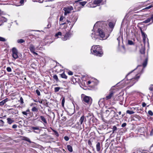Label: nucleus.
Segmentation results:
<instances>
[{
  "label": "nucleus",
  "instance_id": "obj_40",
  "mask_svg": "<svg viewBox=\"0 0 153 153\" xmlns=\"http://www.w3.org/2000/svg\"><path fill=\"white\" fill-rule=\"evenodd\" d=\"M148 113L149 115L151 116L153 115V113L151 110H149L148 111Z\"/></svg>",
  "mask_w": 153,
  "mask_h": 153
},
{
  "label": "nucleus",
  "instance_id": "obj_37",
  "mask_svg": "<svg viewBox=\"0 0 153 153\" xmlns=\"http://www.w3.org/2000/svg\"><path fill=\"white\" fill-rule=\"evenodd\" d=\"M53 79L56 80V81H58L59 80L57 76L56 75H54L53 76Z\"/></svg>",
  "mask_w": 153,
  "mask_h": 153
},
{
  "label": "nucleus",
  "instance_id": "obj_5",
  "mask_svg": "<svg viewBox=\"0 0 153 153\" xmlns=\"http://www.w3.org/2000/svg\"><path fill=\"white\" fill-rule=\"evenodd\" d=\"M74 9L73 7L71 6L65 7L63 8V10L65 11L64 15L65 16L68 14L71 13V11Z\"/></svg>",
  "mask_w": 153,
  "mask_h": 153
},
{
  "label": "nucleus",
  "instance_id": "obj_50",
  "mask_svg": "<svg viewBox=\"0 0 153 153\" xmlns=\"http://www.w3.org/2000/svg\"><path fill=\"white\" fill-rule=\"evenodd\" d=\"M64 139L66 141H68L69 140V138L68 137L65 136L64 137Z\"/></svg>",
  "mask_w": 153,
  "mask_h": 153
},
{
  "label": "nucleus",
  "instance_id": "obj_48",
  "mask_svg": "<svg viewBox=\"0 0 153 153\" xmlns=\"http://www.w3.org/2000/svg\"><path fill=\"white\" fill-rule=\"evenodd\" d=\"M20 102L22 104L24 103L23 99L22 97H21L20 98Z\"/></svg>",
  "mask_w": 153,
  "mask_h": 153
},
{
  "label": "nucleus",
  "instance_id": "obj_57",
  "mask_svg": "<svg viewBox=\"0 0 153 153\" xmlns=\"http://www.w3.org/2000/svg\"><path fill=\"white\" fill-rule=\"evenodd\" d=\"M136 69V68H135V69L134 70H133L132 71H131V72H130V73H129L126 76V77H128V76L129 75V74H131V73L133 71H134V70H135Z\"/></svg>",
  "mask_w": 153,
  "mask_h": 153
},
{
  "label": "nucleus",
  "instance_id": "obj_2",
  "mask_svg": "<svg viewBox=\"0 0 153 153\" xmlns=\"http://www.w3.org/2000/svg\"><path fill=\"white\" fill-rule=\"evenodd\" d=\"M77 18L76 16H71L70 17V19H68L66 18L65 16L64 17L62 16H60L59 19V21L60 22H67V23H72L70 27L71 30L75 22L77 21Z\"/></svg>",
  "mask_w": 153,
  "mask_h": 153
},
{
  "label": "nucleus",
  "instance_id": "obj_60",
  "mask_svg": "<svg viewBox=\"0 0 153 153\" xmlns=\"http://www.w3.org/2000/svg\"><path fill=\"white\" fill-rule=\"evenodd\" d=\"M150 18L151 20H152V21H153V15H152L151 16V17Z\"/></svg>",
  "mask_w": 153,
  "mask_h": 153
},
{
  "label": "nucleus",
  "instance_id": "obj_56",
  "mask_svg": "<svg viewBox=\"0 0 153 153\" xmlns=\"http://www.w3.org/2000/svg\"><path fill=\"white\" fill-rule=\"evenodd\" d=\"M22 113L25 115L27 116V112L26 111H23L22 112Z\"/></svg>",
  "mask_w": 153,
  "mask_h": 153
},
{
  "label": "nucleus",
  "instance_id": "obj_51",
  "mask_svg": "<svg viewBox=\"0 0 153 153\" xmlns=\"http://www.w3.org/2000/svg\"><path fill=\"white\" fill-rule=\"evenodd\" d=\"M17 125L16 124H14L12 126V128H17Z\"/></svg>",
  "mask_w": 153,
  "mask_h": 153
},
{
  "label": "nucleus",
  "instance_id": "obj_52",
  "mask_svg": "<svg viewBox=\"0 0 153 153\" xmlns=\"http://www.w3.org/2000/svg\"><path fill=\"white\" fill-rule=\"evenodd\" d=\"M68 74L70 75H72L73 74V73L71 71H69L68 72Z\"/></svg>",
  "mask_w": 153,
  "mask_h": 153
},
{
  "label": "nucleus",
  "instance_id": "obj_42",
  "mask_svg": "<svg viewBox=\"0 0 153 153\" xmlns=\"http://www.w3.org/2000/svg\"><path fill=\"white\" fill-rule=\"evenodd\" d=\"M0 41H2V42H4L6 41V39L5 38L0 37Z\"/></svg>",
  "mask_w": 153,
  "mask_h": 153
},
{
  "label": "nucleus",
  "instance_id": "obj_14",
  "mask_svg": "<svg viewBox=\"0 0 153 153\" xmlns=\"http://www.w3.org/2000/svg\"><path fill=\"white\" fill-rule=\"evenodd\" d=\"M141 32L143 37V41L145 42L146 38L147 37V35L142 31V30H141Z\"/></svg>",
  "mask_w": 153,
  "mask_h": 153
},
{
  "label": "nucleus",
  "instance_id": "obj_54",
  "mask_svg": "<svg viewBox=\"0 0 153 153\" xmlns=\"http://www.w3.org/2000/svg\"><path fill=\"white\" fill-rule=\"evenodd\" d=\"M150 135L151 136L153 135V127L150 133Z\"/></svg>",
  "mask_w": 153,
  "mask_h": 153
},
{
  "label": "nucleus",
  "instance_id": "obj_28",
  "mask_svg": "<svg viewBox=\"0 0 153 153\" xmlns=\"http://www.w3.org/2000/svg\"><path fill=\"white\" fill-rule=\"evenodd\" d=\"M151 19H150V18H148L147 19L145 20L144 21H143V23H148L149 22H150V21H151Z\"/></svg>",
  "mask_w": 153,
  "mask_h": 153
},
{
  "label": "nucleus",
  "instance_id": "obj_22",
  "mask_svg": "<svg viewBox=\"0 0 153 153\" xmlns=\"http://www.w3.org/2000/svg\"><path fill=\"white\" fill-rule=\"evenodd\" d=\"M86 1H81L79 2L77 1V4L82 6H84L86 3Z\"/></svg>",
  "mask_w": 153,
  "mask_h": 153
},
{
  "label": "nucleus",
  "instance_id": "obj_29",
  "mask_svg": "<svg viewBox=\"0 0 153 153\" xmlns=\"http://www.w3.org/2000/svg\"><path fill=\"white\" fill-rule=\"evenodd\" d=\"M126 113L127 114H134V112L133 111H130V110H128L126 111Z\"/></svg>",
  "mask_w": 153,
  "mask_h": 153
},
{
  "label": "nucleus",
  "instance_id": "obj_21",
  "mask_svg": "<svg viewBox=\"0 0 153 153\" xmlns=\"http://www.w3.org/2000/svg\"><path fill=\"white\" fill-rule=\"evenodd\" d=\"M8 101V99L6 98L0 102V106L3 105Z\"/></svg>",
  "mask_w": 153,
  "mask_h": 153
},
{
  "label": "nucleus",
  "instance_id": "obj_27",
  "mask_svg": "<svg viewBox=\"0 0 153 153\" xmlns=\"http://www.w3.org/2000/svg\"><path fill=\"white\" fill-rule=\"evenodd\" d=\"M31 110L33 112H37L38 111V109L35 107H33L31 109Z\"/></svg>",
  "mask_w": 153,
  "mask_h": 153
},
{
  "label": "nucleus",
  "instance_id": "obj_10",
  "mask_svg": "<svg viewBox=\"0 0 153 153\" xmlns=\"http://www.w3.org/2000/svg\"><path fill=\"white\" fill-rule=\"evenodd\" d=\"M70 33L69 32L66 33L62 37V40L65 41L69 39Z\"/></svg>",
  "mask_w": 153,
  "mask_h": 153
},
{
  "label": "nucleus",
  "instance_id": "obj_58",
  "mask_svg": "<svg viewBox=\"0 0 153 153\" xmlns=\"http://www.w3.org/2000/svg\"><path fill=\"white\" fill-rule=\"evenodd\" d=\"M146 105V104L145 102H143L142 103V106L143 107H145Z\"/></svg>",
  "mask_w": 153,
  "mask_h": 153
},
{
  "label": "nucleus",
  "instance_id": "obj_24",
  "mask_svg": "<svg viewBox=\"0 0 153 153\" xmlns=\"http://www.w3.org/2000/svg\"><path fill=\"white\" fill-rule=\"evenodd\" d=\"M123 97H122V96L120 95V96H118L116 99H115V98L114 100H121V99L123 100Z\"/></svg>",
  "mask_w": 153,
  "mask_h": 153
},
{
  "label": "nucleus",
  "instance_id": "obj_31",
  "mask_svg": "<svg viewBox=\"0 0 153 153\" xmlns=\"http://www.w3.org/2000/svg\"><path fill=\"white\" fill-rule=\"evenodd\" d=\"M61 77L63 78L67 79V76L64 73H63L62 74L60 75Z\"/></svg>",
  "mask_w": 153,
  "mask_h": 153
},
{
  "label": "nucleus",
  "instance_id": "obj_9",
  "mask_svg": "<svg viewBox=\"0 0 153 153\" xmlns=\"http://www.w3.org/2000/svg\"><path fill=\"white\" fill-rule=\"evenodd\" d=\"M31 129H33V132L36 133H39L40 131V130L39 128V127L38 126H32L31 127Z\"/></svg>",
  "mask_w": 153,
  "mask_h": 153
},
{
  "label": "nucleus",
  "instance_id": "obj_64",
  "mask_svg": "<svg viewBox=\"0 0 153 153\" xmlns=\"http://www.w3.org/2000/svg\"><path fill=\"white\" fill-rule=\"evenodd\" d=\"M25 111L27 112V113L28 112H29L30 111L29 109H27Z\"/></svg>",
  "mask_w": 153,
  "mask_h": 153
},
{
  "label": "nucleus",
  "instance_id": "obj_53",
  "mask_svg": "<svg viewBox=\"0 0 153 153\" xmlns=\"http://www.w3.org/2000/svg\"><path fill=\"white\" fill-rule=\"evenodd\" d=\"M126 123H123L121 125V126L123 127H124L126 126Z\"/></svg>",
  "mask_w": 153,
  "mask_h": 153
},
{
  "label": "nucleus",
  "instance_id": "obj_19",
  "mask_svg": "<svg viewBox=\"0 0 153 153\" xmlns=\"http://www.w3.org/2000/svg\"><path fill=\"white\" fill-rule=\"evenodd\" d=\"M102 1V0H95L94 1V4L98 5Z\"/></svg>",
  "mask_w": 153,
  "mask_h": 153
},
{
  "label": "nucleus",
  "instance_id": "obj_49",
  "mask_svg": "<svg viewBox=\"0 0 153 153\" xmlns=\"http://www.w3.org/2000/svg\"><path fill=\"white\" fill-rule=\"evenodd\" d=\"M67 24H68L67 22H65L59 24H60V26L61 27L62 25H66Z\"/></svg>",
  "mask_w": 153,
  "mask_h": 153
},
{
  "label": "nucleus",
  "instance_id": "obj_7",
  "mask_svg": "<svg viewBox=\"0 0 153 153\" xmlns=\"http://www.w3.org/2000/svg\"><path fill=\"white\" fill-rule=\"evenodd\" d=\"M12 56L15 59L18 58V52L17 49L15 48H13L12 49Z\"/></svg>",
  "mask_w": 153,
  "mask_h": 153
},
{
  "label": "nucleus",
  "instance_id": "obj_6",
  "mask_svg": "<svg viewBox=\"0 0 153 153\" xmlns=\"http://www.w3.org/2000/svg\"><path fill=\"white\" fill-rule=\"evenodd\" d=\"M128 76L127 77H126L127 79H128ZM140 76L137 75H136V76L135 77L133 78H129V80H130V82L132 84V85H134L136 82L137 80L139 78Z\"/></svg>",
  "mask_w": 153,
  "mask_h": 153
},
{
  "label": "nucleus",
  "instance_id": "obj_23",
  "mask_svg": "<svg viewBox=\"0 0 153 153\" xmlns=\"http://www.w3.org/2000/svg\"><path fill=\"white\" fill-rule=\"evenodd\" d=\"M67 147L68 150L70 152H73V149L72 147L70 145H68Z\"/></svg>",
  "mask_w": 153,
  "mask_h": 153
},
{
  "label": "nucleus",
  "instance_id": "obj_46",
  "mask_svg": "<svg viewBox=\"0 0 153 153\" xmlns=\"http://www.w3.org/2000/svg\"><path fill=\"white\" fill-rule=\"evenodd\" d=\"M122 38V36H119V37L117 38V40H118V44H120V39Z\"/></svg>",
  "mask_w": 153,
  "mask_h": 153
},
{
  "label": "nucleus",
  "instance_id": "obj_18",
  "mask_svg": "<svg viewBox=\"0 0 153 153\" xmlns=\"http://www.w3.org/2000/svg\"><path fill=\"white\" fill-rule=\"evenodd\" d=\"M7 20V19L5 18L2 16L0 17V21H1L0 22V23H1V24L2 22H6Z\"/></svg>",
  "mask_w": 153,
  "mask_h": 153
},
{
  "label": "nucleus",
  "instance_id": "obj_45",
  "mask_svg": "<svg viewBox=\"0 0 153 153\" xmlns=\"http://www.w3.org/2000/svg\"><path fill=\"white\" fill-rule=\"evenodd\" d=\"M128 43L129 45H132L133 44V42L132 41L130 40H128Z\"/></svg>",
  "mask_w": 153,
  "mask_h": 153
},
{
  "label": "nucleus",
  "instance_id": "obj_62",
  "mask_svg": "<svg viewBox=\"0 0 153 153\" xmlns=\"http://www.w3.org/2000/svg\"><path fill=\"white\" fill-rule=\"evenodd\" d=\"M91 83V82L90 81H88V85L90 84Z\"/></svg>",
  "mask_w": 153,
  "mask_h": 153
},
{
  "label": "nucleus",
  "instance_id": "obj_41",
  "mask_svg": "<svg viewBox=\"0 0 153 153\" xmlns=\"http://www.w3.org/2000/svg\"><path fill=\"white\" fill-rule=\"evenodd\" d=\"M149 89L150 91H153V85H150V87L149 88Z\"/></svg>",
  "mask_w": 153,
  "mask_h": 153
},
{
  "label": "nucleus",
  "instance_id": "obj_4",
  "mask_svg": "<svg viewBox=\"0 0 153 153\" xmlns=\"http://www.w3.org/2000/svg\"><path fill=\"white\" fill-rule=\"evenodd\" d=\"M81 98L83 102L86 105H90L91 104L92 100L90 97L82 94Z\"/></svg>",
  "mask_w": 153,
  "mask_h": 153
},
{
  "label": "nucleus",
  "instance_id": "obj_47",
  "mask_svg": "<svg viewBox=\"0 0 153 153\" xmlns=\"http://www.w3.org/2000/svg\"><path fill=\"white\" fill-rule=\"evenodd\" d=\"M65 99L64 98H63L62 101V106H64V103H65Z\"/></svg>",
  "mask_w": 153,
  "mask_h": 153
},
{
  "label": "nucleus",
  "instance_id": "obj_12",
  "mask_svg": "<svg viewBox=\"0 0 153 153\" xmlns=\"http://www.w3.org/2000/svg\"><path fill=\"white\" fill-rule=\"evenodd\" d=\"M7 123L9 124H11L15 121L13 118H8L7 119Z\"/></svg>",
  "mask_w": 153,
  "mask_h": 153
},
{
  "label": "nucleus",
  "instance_id": "obj_30",
  "mask_svg": "<svg viewBox=\"0 0 153 153\" xmlns=\"http://www.w3.org/2000/svg\"><path fill=\"white\" fill-rule=\"evenodd\" d=\"M24 140L29 142L30 143H31L32 142L30 141V140L27 137H25L24 138Z\"/></svg>",
  "mask_w": 153,
  "mask_h": 153
},
{
  "label": "nucleus",
  "instance_id": "obj_20",
  "mask_svg": "<svg viewBox=\"0 0 153 153\" xmlns=\"http://www.w3.org/2000/svg\"><path fill=\"white\" fill-rule=\"evenodd\" d=\"M51 128V129L53 131V133L52 134H54L55 135L56 137H58L59 136V134L57 131H56L55 130H54L52 128Z\"/></svg>",
  "mask_w": 153,
  "mask_h": 153
},
{
  "label": "nucleus",
  "instance_id": "obj_33",
  "mask_svg": "<svg viewBox=\"0 0 153 153\" xmlns=\"http://www.w3.org/2000/svg\"><path fill=\"white\" fill-rule=\"evenodd\" d=\"M62 35V33L60 32H59L55 34V36L57 37L58 38L59 37V36H61Z\"/></svg>",
  "mask_w": 153,
  "mask_h": 153
},
{
  "label": "nucleus",
  "instance_id": "obj_35",
  "mask_svg": "<svg viewBox=\"0 0 153 153\" xmlns=\"http://www.w3.org/2000/svg\"><path fill=\"white\" fill-rule=\"evenodd\" d=\"M25 41L22 39H19L17 40V42L18 43H22L24 42Z\"/></svg>",
  "mask_w": 153,
  "mask_h": 153
},
{
  "label": "nucleus",
  "instance_id": "obj_63",
  "mask_svg": "<svg viewBox=\"0 0 153 153\" xmlns=\"http://www.w3.org/2000/svg\"><path fill=\"white\" fill-rule=\"evenodd\" d=\"M38 102H39V103L41 104H42V101H38Z\"/></svg>",
  "mask_w": 153,
  "mask_h": 153
},
{
  "label": "nucleus",
  "instance_id": "obj_55",
  "mask_svg": "<svg viewBox=\"0 0 153 153\" xmlns=\"http://www.w3.org/2000/svg\"><path fill=\"white\" fill-rule=\"evenodd\" d=\"M20 3L21 5L23 4L24 3V0H21L20 1Z\"/></svg>",
  "mask_w": 153,
  "mask_h": 153
},
{
  "label": "nucleus",
  "instance_id": "obj_44",
  "mask_svg": "<svg viewBox=\"0 0 153 153\" xmlns=\"http://www.w3.org/2000/svg\"><path fill=\"white\" fill-rule=\"evenodd\" d=\"M7 70L8 72H11L12 71L11 68L10 67H7Z\"/></svg>",
  "mask_w": 153,
  "mask_h": 153
},
{
  "label": "nucleus",
  "instance_id": "obj_17",
  "mask_svg": "<svg viewBox=\"0 0 153 153\" xmlns=\"http://www.w3.org/2000/svg\"><path fill=\"white\" fill-rule=\"evenodd\" d=\"M40 118L42 121L44 122V124L47 123V121L46 120V118L44 116L42 115L41 116H40Z\"/></svg>",
  "mask_w": 153,
  "mask_h": 153
},
{
  "label": "nucleus",
  "instance_id": "obj_36",
  "mask_svg": "<svg viewBox=\"0 0 153 153\" xmlns=\"http://www.w3.org/2000/svg\"><path fill=\"white\" fill-rule=\"evenodd\" d=\"M112 129L113 131L112 133H114V132L117 130V128L115 126H114L112 128Z\"/></svg>",
  "mask_w": 153,
  "mask_h": 153
},
{
  "label": "nucleus",
  "instance_id": "obj_15",
  "mask_svg": "<svg viewBox=\"0 0 153 153\" xmlns=\"http://www.w3.org/2000/svg\"><path fill=\"white\" fill-rule=\"evenodd\" d=\"M29 49L31 52H34L35 51L34 46L33 45H30L29 47Z\"/></svg>",
  "mask_w": 153,
  "mask_h": 153
},
{
  "label": "nucleus",
  "instance_id": "obj_8",
  "mask_svg": "<svg viewBox=\"0 0 153 153\" xmlns=\"http://www.w3.org/2000/svg\"><path fill=\"white\" fill-rule=\"evenodd\" d=\"M86 121V118L84 115L82 116L79 120V122L77 123V124L78 126H80L82 124L84 121L85 122Z\"/></svg>",
  "mask_w": 153,
  "mask_h": 153
},
{
  "label": "nucleus",
  "instance_id": "obj_59",
  "mask_svg": "<svg viewBox=\"0 0 153 153\" xmlns=\"http://www.w3.org/2000/svg\"><path fill=\"white\" fill-rule=\"evenodd\" d=\"M51 27V25L50 24H48L47 25V28H50Z\"/></svg>",
  "mask_w": 153,
  "mask_h": 153
},
{
  "label": "nucleus",
  "instance_id": "obj_39",
  "mask_svg": "<svg viewBox=\"0 0 153 153\" xmlns=\"http://www.w3.org/2000/svg\"><path fill=\"white\" fill-rule=\"evenodd\" d=\"M152 7H153V6L152 5H151L149 6L148 7H146L143 10H148V9H150V8Z\"/></svg>",
  "mask_w": 153,
  "mask_h": 153
},
{
  "label": "nucleus",
  "instance_id": "obj_1",
  "mask_svg": "<svg viewBox=\"0 0 153 153\" xmlns=\"http://www.w3.org/2000/svg\"><path fill=\"white\" fill-rule=\"evenodd\" d=\"M106 25L102 22H97L94 25L91 34V37L93 40L97 39L105 40L109 36V35H105L104 31V27Z\"/></svg>",
  "mask_w": 153,
  "mask_h": 153
},
{
  "label": "nucleus",
  "instance_id": "obj_38",
  "mask_svg": "<svg viewBox=\"0 0 153 153\" xmlns=\"http://www.w3.org/2000/svg\"><path fill=\"white\" fill-rule=\"evenodd\" d=\"M140 52L141 53L143 54L145 53V49L143 48H142L140 49Z\"/></svg>",
  "mask_w": 153,
  "mask_h": 153
},
{
  "label": "nucleus",
  "instance_id": "obj_32",
  "mask_svg": "<svg viewBox=\"0 0 153 153\" xmlns=\"http://www.w3.org/2000/svg\"><path fill=\"white\" fill-rule=\"evenodd\" d=\"M113 112L114 113V114L117 115V116H118V115L117 114H116L115 112V111H114L113 110H110V111H109V110H106V112L107 113H109L110 112Z\"/></svg>",
  "mask_w": 153,
  "mask_h": 153
},
{
  "label": "nucleus",
  "instance_id": "obj_11",
  "mask_svg": "<svg viewBox=\"0 0 153 153\" xmlns=\"http://www.w3.org/2000/svg\"><path fill=\"white\" fill-rule=\"evenodd\" d=\"M114 92L113 91H111L109 94L106 96L104 98V99L105 100H108L111 99L112 97L113 96Z\"/></svg>",
  "mask_w": 153,
  "mask_h": 153
},
{
  "label": "nucleus",
  "instance_id": "obj_26",
  "mask_svg": "<svg viewBox=\"0 0 153 153\" xmlns=\"http://www.w3.org/2000/svg\"><path fill=\"white\" fill-rule=\"evenodd\" d=\"M147 59H146L144 61L143 63V67L144 68L145 67L147 64Z\"/></svg>",
  "mask_w": 153,
  "mask_h": 153
},
{
  "label": "nucleus",
  "instance_id": "obj_43",
  "mask_svg": "<svg viewBox=\"0 0 153 153\" xmlns=\"http://www.w3.org/2000/svg\"><path fill=\"white\" fill-rule=\"evenodd\" d=\"M36 92L38 96H40V92L38 90H36Z\"/></svg>",
  "mask_w": 153,
  "mask_h": 153
},
{
  "label": "nucleus",
  "instance_id": "obj_16",
  "mask_svg": "<svg viewBox=\"0 0 153 153\" xmlns=\"http://www.w3.org/2000/svg\"><path fill=\"white\" fill-rule=\"evenodd\" d=\"M96 148L97 151L98 152H99L100 150V142H97L96 145Z\"/></svg>",
  "mask_w": 153,
  "mask_h": 153
},
{
  "label": "nucleus",
  "instance_id": "obj_34",
  "mask_svg": "<svg viewBox=\"0 0 153 153\" xmlns=\"http://www.w3.org/2000/svg\"><path fill=\"white\" fill-rule=\"evenodd\" d=\"M61 88H60L59 87H55L54 89V91L55 92H58Z\"/></svg>",
  "mask_w": 153,
  "mask_h": 153
},
{
  "label": "nucleus",
  "instance_id": "obj_25",
  "mask_svg": "<svg viewBox=\"0 0 153 153\" xmlns=\"http://www.w3.org/2000/svg\"><path fill=\"white\" fill-rule=\"evenodd\" d=\"M109 26L111 29H113L114 26V23L112 22H110L109 24Z\"/></svg>",
  "mask_w": 153,
  "mask_h": 153
},
{
  "label": "nucleus",
  "instance_id": "obj_3",
  "mask_svg": "<svg viewBox=\"0 0 153 153\" xmlns=\"http://www.w3.org/2000/svg\"><path fill=\"white\" fill-rule=\"evenodd\" d=\"M91 51L93 54L99 56H102L103 53L102 47L99 45H93L91 47Z\"/></svg>",
  "mask_w": 153,
  "mask_h": 153
},
{
  "label": "nucleus",
  "instance_id": "obj_13",
  "mask_svg": "<svg viewBox=\"0 0 153 153\" xmlns=\"http://www.w3.org/2000/svg\"><path fill=\"white\" fill-rule=\"evenodd\" d=\"M105 100L104 99V98L103 99H100L98 102V104L100 106H102L104 105V101Z\"/></svg>",
  "mask_w": 153,
  "mask_h": 153
},
{
  "label": "nucleus",
  "instance_id": "obj_61",
  "mask_svg": "<svg viewBox=\"0 0 153 153\" xmlns=\"http://www.w3.org/2000/svg\"><path fill=\"white\" fill-rule=\"evenodd\" d=\"M32 53H33V54H35V55H38V53H37L35 52L34 51V52H32Z\"/></svg>",
  "mask_w": 153,
  "mask_h": 153
}]
</instances>
